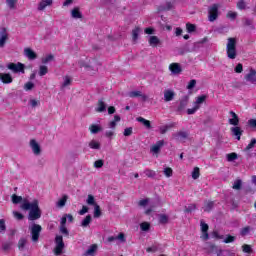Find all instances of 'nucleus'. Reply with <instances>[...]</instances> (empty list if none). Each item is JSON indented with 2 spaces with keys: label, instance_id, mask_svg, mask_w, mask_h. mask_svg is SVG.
<instances>
[{
  "label": "nucleus",
  "instance_id": "58",
  "mask_svg": "<svg viewBox=\"0 0 256 256\" xmlns=\"http://www.w3.org/2000/svg\"><path fill=\"white\" fill-rule=\"evenodd\" d=\"M164 175L165 177H173V169L169 167L164 168Z\"/></svg>",
  "mask_w": 256,
  "mask_h": 256
},
{
  "label": "nucleus",
  "instance_id": "30",
  "mask_svg": "<svg viewBox=\"0 0 256 256\" xmlns=\"http://www.w3.org/2000/svg\"><path fill=\"white\" fill-rule=\"evenodd\" d=\"M48 73H49V68L46 65L39 66L38 74L40 75V77H44V75H47Z\"/></svg>",
  "mask_w": 256,
  "mask_h": 256
},
{
  "label": "nucleus",
  "instance_id": "20",
  "mask_svg": "<svg viewBox=\"0 0 256 256\" xmlns=\"http://www.w3.org/2000/svg\"><path fill=\"white\" fill-rule=\"evenodd\" d=\"M189 104V96H184L180 99V104L178 106V111H183L185 107Z\"/></svg>",
  "mask_w": 256,
  "mask_h": 256
},
{
  "label": "nucleus",
  "instance_id": "33",
  "mask_svg": "<svg viewBox=\"0 0 256 256\" xmlns=\"http://www.w3.org/2000/svg\"><path fill=\"white\" fill-rule=\"evenodd\" d=\"M66 203H67V196L64 195L60 200H58V202L56 203V207H58L59 209H63Z\"/></svg>",
  "mask_w": 256,
  "mask_h": 256
},
{
  "label": "nucleus",
  "instance_id": "15",
  "mask_svg": "<svg viewBox=\"0 0 256 256\" xmlns=\"http://www.w3.org/2000/svg\"><path fill=\"white\" fill-rule=\"evenodd\" d=\"M53 5V0H41L38 3V11H45L47 7H51Z\"/></svg>",
  "mask_w": 256,
  "mask_h": 256
},
{
  "label": "nucleus",
  "instance_id": "21",
  "mask_svg": "<svg viewBox=\"0 0 256 256\" xmlns=\"http://www.w3.org/2000/svg\"><path fill=\"white\" fill-rule=\"evenodd\" d=\"M71 17L72 19H83V14L81 10H79V7H75L71 10Z\"/></svg>",
  "mask_w": 256,
  "mask_h": 256
},
{
  "label": "nucleus",
  "instance_id": "64",
  "mask_svg": "<svg viewBox=\"0 0 256 256\" xmlns=\"http://www.w3.org/2000/svg\"><path fill=\"white\" fill-rule=\"evenodd\" d=\"M233 241H235V237L231 236V235H228L226 237V239L224 240V243H233Z\"/></svg>",
  "mask_w": 256,
  "mask_h": 256
},
{
  "label": "nucleus",
  "instance_id": "14",
  "mask_svg": "<svg viewBox=\"0 0 256 256\" xmlns=\"http://www.w3.org/2000/svg\"><path fill=\"white\" fill-rule=\"evenodd\" d=\"M229 115L231 118H229L228 123L237 127V125H239V116L234 111H230Z\"/></svg>",
  "mask_w": 256,
  "mask_h": 256
},
{
  "label": "nucleus",
  "instance_id": "5",
  "mask_svg": "<svg viewBox=\"0 0 256 256\" xmlns=\"http://www.w3.org/2000/svg\"><path fill=\"white\" fill-rule=\"evenodd\" d=\"M55 244H56V246L54 248V254L56 256L63 254V249H65V243L63 242V236H56Z\"/></svg>",
  "mask_w": 256,
  "mask_h": 256
},
{
  "label": "nucleus",
  "instance_id": "23",
  "mask_svg": "<svg viewBox=\"0 0 256 256\" xmlns=\"http://www.w3.org/2000/svg\"><path fill=\"white\" fill-rule=\"evenodd\" d=\"M150 47H157L161 43V40L157 36H150L148 39Z\"/></svg>",
  "mask_w": 256,
  "mask_h": 256
},
{
  "label": "nucleus",
  "instance_id": "31",
  "mask_svg": "<svg viewBox=\"0 0 256 256\" xmlns=\"http://www.w3.org/2000/svg\"><path fill=\"white\" fill-rule=\"evenodd\" d=\"M241 187H243V181H241V179L235 180L232 185V189H234L235 191H239L241 190Z\"/></svg>",
  "mask_w": 256,
  "mask_h": 256
},
{
  "label": "nucleus",
  "instance_id": "50",
  "mask_svg": "<svg viewBox=\"0 0 256 256\" xmlns=\"http://www.w3.org/2000/svg\"><path fill=\"white\" fill-rule=\"evenodd\" d=\"M237 9H240V11H243V9H247V3H245L243 0H238Z\"/></svg>",
  "mask_w": 256,
  "mask_h": 256
},
{
  "label": "nucleus",
  "instance_id": "61",
  "mask_svg": "<svg viewBox=\"0 0 256 256\" xmlns=\"http://www.w3.org/2000/svg\"><path fill=\"white\" fill-rule=\"evenodd\" d=\"M255 144H256V139L253 138L251 140V142L246 146V151H249V150L253 149V147H255Z\"/></svg>",
  "mask_w": 256,
  "mask_h": 256
},
{
  "label": "nucleus",
  "instance_id": "6",
  "mask_svg": "<svg viewBox=\"0 0 256 256\" xmlns=\"http://www.w3.org/2000/svg\"><path fill=\"white\" fill-rule=\"evenodd\" d=\"M219 17V4H213L208 9V20L213 23Z\"/></svg>",
  "mask_w": 256,
  "mask_h": 256
},
{
  "label": "nucleus",
  "instance_id": "46",
  "mask_svg": "<svg viewBox=\"0 0 256 256\" xmlns=\"http://www.w3.org/2000/svg\"><path fill=\"white\" fill-rule=\"evenodd\" d=\"M139 33H141V29H139V28H135L132 31V39H133V41H137L139 39Z\"/></svg>",
  "mask_w": 256,
  "mask_h": 256
},
{
  "label": "nucleus",
  "instance_id": "45",
  "mask_svg": "<svg viewBox=\"0 0 256 256\" xmlns=\"http://www.w3.org/2000/svg\"><path fill=\"white\" fill-rule=\"evenodd\" d=\"M242 251H243V253L251 254V253H253V248H251V245H249V244H244V245H242Z\"/></svg>",
  "mask_w": 256,
  "mask_h": 256
},
{
  "label": "nucleus",
  "instance_id": "36",
  "mask_svg": "<svg viewBox=\"0 0 256 256\" xmlns=\"http://www.w3.org/2000/svg\"><path fill=\"white\" fill-rule=\"evenodd\" d=\"M187 137H189V134H187V132H178L176 134V139L178 141H185V139H187Z\"/></svg>",
  "mask_w": 256,
  "mask_h": 256
},
{
  "label": "nucleus",
  "instance_id": "9",
  "mask_svg": "<svg viewBox=\"0 0 256 256\" xmlns=\"http://www.w3.org/2000/svg\"><path fill=\"white\" fill-rule=\"evenodd\" d=\"M30 148L34 155H41V145H39L38 141L35 139L30 140Z\"/></svg>",
  "mask_w": 256,
  "mask_h": 256
},
{
  "label": "nucleus",
  "instance_id": "8",
  "mask_svg": "<svg viewBox=\"0 0 256 256\" xmlns=\"http://www.w3.org/2000/svg\"><path fill=\"white\" fill-rule=\"evenodd\" d=\"M244 79L251 83L252 85H256V70L250 68L249 73L244 76Z\"/></svg>",
  "mask_w": 256,
  "mask_h": 256
},
{
  "label": "nucleus",
  "instance_id": "34",
  "mask_svg": "<svg viewBox=\"0 0 256 256\" xmlns=\"http://www.w3.org/2000/svg\"><path fill=\"white\" fill-rule=\"evenodd\" d=\"M92 218L91 215H87L81 222V227H89L91 224Z\"/></svg>",
  "mask_w": 256,
  "mask_h": 256
},
{
  "label": "nucleus",
  "instance_id": "49",
  "mask_svg": "<svg viewBox=\"0 0 256 256\" xmlns=\"http://www.w3.org/2000/svg\"><path fill=\"white\" fill-rule=\"evenodd\" d=\"M169 129H171V126H169V125L160 126L159 127L160 135H165V133H167L169 131Z\"/></svg>",
  "mask_w": 256,
  "mask_h": 256
},
{
  "label": "nucleus",
  "instance_id": "24",
  "mask_svg": "<svg viewBox=\"0 0 256 256\" xmlns=\"http://www.w3.org/2000/svg\"><path fill=\"white\" fill-rule=\"evenodd\" d=\"M89 131L90 133H92V135H97V133H100V131H103V128L97 124H92L89 127Z\"/></svg>",
  "mask_w": 256,
  "mask_h": 256
},
{
  "label": "nucleus",
  "instance_id": "10",
  "mask_svg": "<svg viewBox=\"0 0 256 256\" xmlns=\"http://www.w3.org/2000/svg\"><path fill=\"white\" fill-rule=\"evenodd\" d=\"M169 71L172 75H181L183 68H181V64L179 63H171L169 65Z\"/></svg>",
  "mask_w": 256,
  "mask_h": 256
},
{
  "label": "nucleus",
  "instance_id": "62",
  "mask_svg": "<svg viewBox=\"0 0 256 256\" xmlns=\"http://www.w3.org/2000/svg\"><path fill=\"white\" fill-rule=\"evenodd\" d=\"M213 251H215L216 255L221 256L223 255V250L217 246H212Z\"/></svg>",
  "mask_w": 256,
  "mask_h": 256
},
{
  "label": "nucleus",
  "instance_id": "41",
  "mask_svg": "<svg viewBox=\"0 0 256 256\" xmlns=\"http://www.w3.org/2000/svg\"><path fill=\"white\" fill-rule=\"evenodd\" d=\"M86 203L87 205H93V207H95V205H97V203L95 202V196L89 194Z\"/></svg>",
  "mask_w": 256,
  "mask_h": 256
},
{
  "label": "nucleus",
  "instance_id": "17",
  "mask_svg": "<svg viewBox=\"0 0 256 256\" xmlns=\"http://www.w3.org/2000/svg\"><path fill=\"white\" fill-rule=\"evenodd\" d=\"M128 96L131 98L141 97L142 101H147L148 99L147 95L143 94V92L139 90L129 92Z\"/></svg>",
  "mask_w": 256,
  "mask_h": 256
},
{
  "label": "nucleus",
  "instance_id": "53",
  "mask_svg": "<svg viewBox=\"0 0 256 256\" xmlns=\"http://www.w3.org/2000/svg\"><path fill=\"white\" fill-rule=\"evenodd\" d=\"M140 228L142 231H149V229L151 228V224H149L148 222H143L140 224Z\"/></svg>",
  "mask_w": 256,
  "mask_h": 256
},
{
  "label": "nucleus",
  "instance_id": "37",
  "mask_svg": "<svg viewBox=\"0 0 256 256\" xmlns=\"http://www.w3.org/2000/svg\"><path fill=\"white\" fill-rule=\"evenodd\" d=\"M101 215H102L101 207L99 206V204H95V206H94V218L99 219V217H101Z\"/></svg>",
  "mask_w": 256,
  "mask_h": 256
},
{
  "label": "nucleus",
  "instance_id": "25",
  "mask_svg": "<svg viewBox=\"0 0 256 256\" xmlns=\"http://www.w3.org/2000/svg\"><path fill=\"white\" fill-rule=\"evenodd\" d=\"M5 2L10 10H15L17 9V3L19 2V0H5Z\"/></svg>",
  "mask_w": 256,
  "mask_h": 256
},
{
  "label": "nucleus",
  "instance_id": "32",
  "mask_svg": "<svg viewBox=\"0 0 256 256\" xmlns=\"http://www.w3.org/2000/svg\"><path fill=\"white\" fill-rule=\"evenodd\" d=\"M55 56L53 54H49L41 59V62L43 65H47V63H51V61H54Z\"/></svg>",
  "mask_w": 256,
  "mask_h": 256
},
{
  "label": "nucleus",
  "instance_id": "59",
  "mask_svg": "<svg viewBox=\"0 0 256 256\" xmlns=\"http://www.w3.org/2000/svg\"><path fill=\"white\" fill-rule=\"evenodd\" d=\"M103 165H105V162L103 161V160H96L95 162H94V167L96 168V169H101V167H103Z\"/></svg>",
  "mask_w": 256,
  "mask_h": 256
},
{
  "label": "nucleus",
  "instance_id": "55",
  "mask_svg": "<svg viewBox=\"0 0 256 256\" xmlns=\"http://www.w3.org/2000/svg\"><path fill=\"white\" fill-rule=\"evenodd\" d=\"M186 29L188 31V33H193L195 32V29H197V27L195 26V24H186Z\"/></svg>",
  "mask_w": 256,
  "mask_h": 256
},
{
  "label": "nucleus",
  "instance_id": "63",
  "mask_svg": "<svg viewBox=\"0 0 256 256\" xmlns=\"http://www.w3.org/2000/svg\"><path fill=\"white\" fill-rule=\"evenodd\" d=\"M13 215H14L15 219H17L18 221L23 220V217H24L23 214H21L17 211H13Z\"/></svg>",
  "mask_w": 256,
  "mask_h": 256
},
{
  "label": "nucleus",
  "instance_id": "35",
  "mask_svg": "<svg viewBox=\"0 0 256 256\" xmlns=\"http://www.w3.org/2000/svg\"><path fill=\"white\" fill-rule=\"evenodd\" d=\"M251 233V226H245L240 230L241 237H247Z\"/></svg>",
  "mask_w": 256,
  "mask_h": 256
},
{
  "label": "nucleus",
  "instance_id": "48",
  "mask_svg": "<svg viewBox=\"0 0 256 256\" xmlns=\"http://www.w3.org/2000/svg\"><path fill=\"white\" fill-rule=\"evenodd\" d=\"M195 209H197V206L195 204H190L185 207L184 211H185V213H193V211H195Z\"/></svg>",
  "mask_w": 256,
  "mask_h": 256
},
{
  "label": "nucleus",
  "instance_id": "13",
  "mask_svg": "<svg viewBox=\"0 0 256 256\" xmlns=\"http://www.w3.org/2000/svg\"><path fill=\"white\" fill-rule=\"evenodd\" d=\"M24 56L30 61H35V59H37V53H35V51H33L31 48L24 49Z\"/></svg>",
  "mask_w": 256,
  "mask_h": 256
},
{
  "label": "nucleus",
  "instance_id": "52",
  "mask_svg": "<svg viewBox=\"0 0 256 256\" xmlns=\"http://www.w3.org/2000/svg\"><path fill=\"white\" fill-rule=\"evenodd\" d=\"M123 135L124 137H131L133 135V127L125 128Z\"/></svg>",
  "mask_w": 256,
  "mask_h": 256
},
{
  "label": "nucleus",
  "instance_id": "3",
  "mask_svg": "<svg viewBox=\"0 0 256 256\" xmlns=\"http://www.w3.org/2000/svg\"><path fill=\"white\" fill-rule=\"evenodd\" d=\"M30 233L32 237V241L34 243H37L39 241V235H41V231H43V228L39 224L33 223L30 227Z\"/></svg>",
  "mask_w": 256,
  "mask_h": 256
},
{
  "label": "nucleus",
  "instance_id": "47",
  "mask_svg": "<svg viewBox=\"0 0 256 256\" xmlns=\"http://www.w3.org/2000/svg\"><path fill=\"white\" fill-rule=\"evenodd\" d=\"M226 17L227 19H231V21H235L237 19V12L228 11Z\"/></svg>",
  "mask_w": 256,
  "mask_h": 256
},
{
  "label": "nucleus",
  "instance_id": "42",
  "mask_svg": "<svg viewBox=\"0 0 256 256\" xmlns=\"http://www.w3.org/2000/svg\"><path fill=\"white\" fill-rule=\"evenodd\" d=\"M27 245V239L25 238H21L18 241V248L20 249V251H23V249H25V246Z\"/></svg>",
  "mask_w": 256,
  "mask_h": 256
},
{
  "label": "nucleus",
  "instance_id": "2",
  "mask_svg": "<svg viewBox=\"0 0 256 256\" xmlns=\"http://www.w3.org/2000/svg\"><path fill=\"white\" fill-rule=\"evenodd\" d=\"M226 53H227L228 59L237 58V39L228 38V42L226 45Z\"/></svg>",
  "mask_w": 256,
  "mask_h": 256
},
{
  "label": "nucleus",
  "instance_id": "16",
  "mask_svg": "<svg viewBox=\"0 0 256 256\" xmlns=\"http://www.w3.org/2000/svg\"><path fill=\"white\" fill-rule=\"evenodd\" d=\"M0 81L2 83L9 85V83H13V77L9 73H0Z\"/></svg>",
  "mask_w": 256,
  "mask_h": 256
},
{
  "label": "nucleus",
  "instance_id": "38",
  "mask_svg": "<svg viewBox=\"0 0 256 256\" xmlns=\"http://www.w3.org/2000/svg\"><path fill=\"white\" fill-rule=\"evenodd\" d=\"M159 223H161L162 225H167V223H169V216L165 214H160Z\"/></svg>",
  "mask_w": 256,
  "mask_h": 256
},
{
  "label": "nucleus",
  "instance_id": "44",
  "mask_svg": "<svg viewBox=\"0 0 256 256\" xmlns=\"http://www.w3.org/2000/svg\"><path fill=\"white\" fill-rule=\"evenodd\" d=\"M23 203V197L21 196H17L16 194L12 195V203H14V205H17L18 203Z\"/></svg>",
  "mask_w": 256,
  "mask_h": 256
},
{
  "label": "nucleus",
  "instance_id": "51",
  "mask_svg": "<svg viewBox=\"0 0 256 256\" xmlns=\"http://www.w3.org/2000/svg\"><path fill=\"white\" fill-rule=\"evenodd\" d=\"M200 227L202 233H206L209 231V225H207V223H205L203 220H201L200 222Z\"/></svg>",
  "mask_w": 256,
  "mask_h": 256
},
{
  "label": "nucleus",
  "instance_id": "12",
  "mask_svg": "<svg viewBox=\"0 0 256 256\" xmlns=\"http://www.w3.org/2000/svg\"><path fill=\"white\" fill-rule=\"evenodd\" d=\"M7 39H9V34L7 33V29L2 28L0 30V47H5V43H7Z\"/></svg>",
  "mask_w": 256,
  "mask_h": 256
},
{
  "label": "nucleus",
  "instance_id": "26",
  "mask_svg": "<svg viewBox=\"0 0 256 256\" xmlns=\"http://www.w3.org/2000/svg\"><path fill=\"white\" fill-rule=\"evenodd\" d=\"M136 121H138V123H142L147 129H151V122L149 120L143 117H138L136 118Z\"/></svg>",
  "mask_w": 256,
  "mask_h": 256
},
{
  "label": "nucleus",
  "instance_id": "57",
  "mask_svg": "<svg viewBox=\"0 0 256 256\" xmlns=\"http://www.w3.org/2000/svg\"><path fill=\"white\" fill-rule=\"evenodd\" d=\"M199 167H195L192 171V179H199Z\"/></svg>",
  "mask_w": 256,
  "mask_h": 256
},
{
  "label": "nucleus",
  "instance_id": "1",
  "mask_svg": "<svg viewBox=\"0 0 256 256\" xmlns=\"http://www.w3.org/2000/svg\"><path fill=\"white\" fill-rule=\"evenodd\" d=\"M20 207L21 209H23V211H30L28 215L29 221H37V219H41V209H39V200L34 199L32 202H29V200L23 199V203Z\"/></svg>",
  "mask_w": 256,
  "mask_h": 256
},
{
  "label": "nucleus",
  "instance_id": "40",
  "mask_svg": "<svg viewBox=\"0 0 256 256\" xmlns=\"http://www.w3.org/2000/svg\"><path fill=\"white\" fill-rule=\"evenodd\" d=\"M144 175H146V177H149L150 179H153V177L157 175V172L151 169H146L144 170Z\"/></svg>",
  "mask_w": 256,
  "mask_h": 256
},
{
  "label": "nucleus",
  "instance_id": "4",
  "mask_svg": "<svg viewBox=\"0 0 256 256\" xmlns=\"http://www.w3.org/2000/svg\"><path fill=\"white\" fill-rule=\"evenodd\" d=\"M7 69H9L10 71H12V73H25V64L21 63V62H17V63H8L7 64Z\"/></svg>",
  "mask_w": 256,
  "mask_h": 256
},
{
  "label": "nucleus",
  "instance_id": "39",
  "mask_svg": "<svg viewBox=\"0 0 256 256\" xmlns=\"http://www.w3.org/2000/svg\"><path fill=\"white\" fill-rule=\"evenodd\" d=\"M63 80L64 81L62 83V89H65V87H69V85H71V82L73 81L69 76H64Z\"/></svg>",
  "mask_w": 256,
  "mask_h": 256
},
{
  "label": "nucleus",
  "instance_id": "11",
  "mask_svg": "<svg viewBox=\"0 0 256 256\" xmlns=\"http://www.w3.org/2000/svg\"><path fill=\"white\" fill-rule=\"evenodd\" d=\"M164 101L165 103H169L175 99V91L173 89H165L164 90Z\"/></svg>",
  "mask_w": 256,
  "mask_h": 256
},
{
  "label": "nucleus",
  "instance_id": "22",
  "mask_svg": "<svg viewBox=\"0 0 256 256\" xmlns=\"http://www.w3.org/2000/svg\"><path fill=\"white\" fill-rule=\"evenodd\" d=\"M207 99L206 95H201L196 98V101L194 102V106L198 107V109H201V105L205 103V100Z\"/></svg>",
  "mask_w": 256,
  "mask_h": 256
},
{
  "label": "nucleus",
  "instance_id": "54",
  "mask_svg": "<svg viewBox=\"0 0 256 256\" xmlns=\"http://www.w3.org/2000/svg\"><path fill=\"white\" fill-rule=\"evenodd\" d=\"M149 198L142 199L138 202L139 207H147L149 205Z\"/></svg>",
  "mask_w": 256,
  "mask_h": 256
},
{
  "label": "nucleus",
  "instance_id": "28",
  "mask_svg": "<svg viewBox=\"0 0 256 256\" xmlns=\"http://www.w3.org/2000/svg\"><path fill=\"white\" fill-rule=\"evenodd\" d=\"M119 121H121V117L119 115H115L114 116V120L111 121L109 124H108V127L110 129H115V127H117V123H119Z\"/></svg>",
  "mask_w": 256,
  "mask_h": 256
},
{
  "label": "nucleus",
  "instance_id": "27",
  "mask_svg": "<svg viewBox=\"0 0 256 256\" xmlns=\"http://www.w3.org/2000/svg\"><path fill=\"white\" fill-rule=\"evenodd\" d=\"M88 147H90V149L99 150L101 149V143L97 140H91L88 144Z\"/></svg>",
  "mask_w": 256,
  "mask_h": 256
},
{
  "label": "nucleus",
  "instance_id": "43",
  "mask_svg": "<svg viewBox=\"0 0 256 256\" xmlns=\"http://www.w3.org/2000/svg\"><path fill=\"white\" fill-rule=\"evenodd\" d=\"M214 205H215L214 202H211V201L206 202L204 205V211L209 213V211H211V209H213Z\"/></svg>",
  "mask_w": 256,
  "mask_h": 256
},
{
  "label": "nucleus",
  "instance_id": "29",
  "mask_svg": "<svg viewBox=\"0 0 256 256\" xmlns=\"http://www.w3.org/2000/svg\"><path fill=\"white\" fill-rule=\"evenodd\" d=\"M97 251V244L91 245L88 250L84 253L85 256H91Z\"/></svg>",
  "mask_w": 256,
  "mask_h": 256
},
{
  "label": "nucleus",
  "instance_id": "56",
  "mask_svg": "<svg viewBox=\"0 0 256 256\" xmlns=\"http://www.w3.org/2000/svg\"><path fill=\"white\" fill-rule=\"evenodd\" d=\"M226 157H227V161L229 162L235 161V159H237V153L233 152V153L227 154Z\"/></svg>",
  "mask_w": 256,
  "mask_h": 256
},
{
  "label": "nucleus",
  "instance_id": "7",
  "mask_svg": "<svg viewBox=\"0 0 256 256\" xmlns=\"http://www.w3.org/2000/svg\"><path fill=\"white\" fill-rule=\"evenodd\" d=\"M164 146H165V140H159L150 147V152L153 155H159V153H161V149H163Z\"/></svg>",
  "mask_w": 256,
  "mask_h": 256
},
{
  "label": "nucleus",
  "instance_id": "18",
  "mask_svg": "<svg viewBox=\"0 0 256 256\" xmlns=\"http://www.w3.org/2000/svg\"><path fill=\"white\" fill-rule=\"evenodd\" d=\"M231 133L236 137L237 141H241V135H243V131L241 127L235 126L231 128Z\"/></svg>",
  "mask_w": 256,
  "mask_h": 256
},
{
  "label": "nucleus",
  "instance_id": "19",
  "mask_svg": "<svg viewBox=\"0 0 256 256\" xmlns=\"http://www.w3.org/2000/svg\"><path fill=\"white\" fill-rule=\"evenodd\" d=\"M95 111L96 113H105L107 111V104L103 100H99Z\"/></svg>",
  "mask_w": 256,
  "mask_h": 256
},
{
  "label": "nucleus",
  "instance_id": "60",
  "mask_svg": "<svg viewBox=\"0 0 256 256\" xmlns=\"http://www.w3.org/2000/svg\"><path fill=\"white\" fill-rule=\"evenodd\" d=\"M33 87H35V84H33V82H27V83L24 85L25 91H31V89H33Z\"/></svg>",
  "mask_w": 256,
  "mask_h": 256
}]
</instances>
